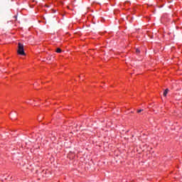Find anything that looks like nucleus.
Masks as SVG:
<instances>
[{
    "mask_svg": "<svg viewBox=\"0 0 182 182\" xmlns=\"http://www.w3.org/2000/svg\"><path fill=\"white\" fill-rule=\"evenodd\" d=\"M55 52H56L57 53H60L62 52V49H60V48H57V50H55Z\"/></svg>",
    "mask_w": 182,
    "mask_h": 182,
    "instance_id": "20e7f679",
    "label": "nucleus"
},
{
    "mask_svg": "<svg viewBox=\"0 0 182 182\" xmlns=\"http://www.w3.org/2000/svg\"><path fill=\"white\" fill-rule=\"evenodd\" d=\"M15 19L16 20L18 18V16H14Z\"/></svg>",
    "mask_w": 182,
    "mask_h": 182,
    "instance_id": "0eeeda50",
    "label": "nucleus"
},
{
    "mask_svg": "<svg viewBox=\"0 0 182 182\" xmlns=\"http://www.w3.org/2000/svg\"><path fill=\"white\" fill-rule=\"evenodd\" d=\"M55 57H53L52 55H48L47 57V60H52V59H53Z\"/></svg>",
    "mask_w": 182,
    "mask_h": 182,
    "instance_id": "7ed1b4c3",
    "label": "nucleus"
},
{
    "mask_svg": "<svg viewBox=\"0 0 182 182\" xmlns=\"http://www.w3.org/2000/svg\"><path fill=\"white\" fill-rule=\"evenodd\" d=\"M167 93H168V89L166 88L164 92V97H166V96H167Z\"/></svg>",
    "mask_w": 182,
    "mask_h": 182,
    "instance_id": "f03ea898",
    "label": "nucleus"
},
{
    "mask_svg": "<svg viewBox=\"0 0 182 182\" xmlns=\"http://www.w3.org/2000/svg\"><path fill=\"white\" fill-rule=\"evenodd\" d=\"M144 109H138L136 112L137 113H141V112H143Z\"/></svg>",
    "mask_w": 182,
    "mask_h": 182,
    "instance_id": "423d86ee",
    "label": "nucleus"
},
{
    "mask_svg": "<svg viewBox=\"0 0 182 182\" xmlns=\"http://www.w3.org/2000/svg\"><path fill=\"white\" fill-rule=\"evenodd\" d=\"M17 53L20 55V56H26V53H25V50L23 49V44L21 43H18Z\"/></svg>",
    "mask_w": 182,
    "mask_h": 182,
    "instance_id": "f257e3e1",
    "label": "nucleus"
},
{
    "mask_svg": "<svg viewBox=\"0 0 182 182\" xmlns=\"http://www.w3.org/2000/svg\"><path fill=\"white\" fill-rule=\"evenodd\" d=\"M136 53L137 54L140 53V50H139V48H136Z\"/></svg>",
    "mask_w": 182,
    "mask_h": 182,
    "instance_id": "39448f33",
    "label": "nucleus"
}]
</instances>
